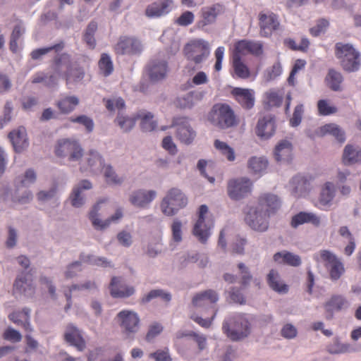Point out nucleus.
Segmentation results:
<instances>
[{
    "mask_svg": "<svg viewBox=\"0 0 361 361\" xmlns=\"http://www.w3.org/2000/svg\"><path fill=\"white\" fill-rule=\"evenodd\" d=\"M103 173L106 183L109 185H121L125 180V177L119 176L110 164L104 167Z\"/></svg>",
    "mask_w": 361,
    "mask_h": 361,
    "instance_id": "864d4df0",
    "label": "nucleus"
},
{
    "mask_svg": "<svg viewBox=\"0 0 361 361\" xmlns=\"http://www.w3.org/2000/svg\"><path fill=\"white\" fill-rule=\"evenodd\" d=\"M79 102L80 100L78 97L65 95L58 100L56 105L61 113L69 114L75 109Z\"/></svg>",
    "mask_w": 361,
    "mask_h": 361,
    "instance_id": "09e8293b",
    "label": "nucleus"
},
{
    "mask_svg": "<svg viewBox=\"0 0 361 361\" xmlns=\"http://www.w3.org/2000/svg\"><path fill=\"white\" fill-rule=\"evenodd\" d=\"M63 47L61 44H55L48 47H42L34 49L30 53L31 58L34 60L41 59L44 56L49 53L52 50H61Z\"/></svg>",
    "mask_w": 361,
    "mask_h": 361,
    "instance_id": "69168bd1",
    "label": "nucleus"
},
{
    "mask_svg": "<svg viewBox=\"0 0 361 361\" xmlns=\"http://www.w3.org/2000/svg\"><path fill=\"white\" fill-rule=\"evenodd\" d=\"M63 337L66 343L74 346L79 351H82L86 347L81 331L71 324L66 326Z\"/></svg>",
    "mask_w": 361,
    "mask_h": 361,
    "instance_id": "393cba45",
    "label": "nucleus"
},
{
    "mask_svg": "<svg viewBox=\"0 0 361 361\" xmlns=\"http://www.w3.org/2000/svg\"><path fill=\"white\" fill-rule=\"evenodd\" d=\"M37 180V173L32 169H28L23 176H19L15 178V188L29 187L34 184Z\"/></svg>",
    "mask_w": 361,
    "mask_h": 361,
    "instance_id": "5fc2aeb1",
    "label": "nucleus"
},
{
    "mask_svg": "<svg viewBox=\"0 0 361 361\" xmlns=\"http://www.w3.org/2000/svg\"><path fill=\"white\" fill-rule=\"evenodd\" d=\"M32 192L30 190L19 191V188H16L13 195H11V202L13 204H25L32 201Z\"/></svg>",
    "mask_w": 361,
    "mask_h": 361,
    "instance_id": "bf43d9fd",
    "label": "nucleus"
},
{
    "mask_svg": "<svg viewBox=\"0 0 361 361\" xmlns=\"http://www.w3.org/2000/svg\"><path fill=\"white\" fill-rule=\"evenodd\" d=\"M274 260L279 264H286L295 267L300 266L302 263L299 255L288 251H282L275 253L274 255Z\"/></svg>",
    "mask_w": 361,
    "mask_h": 361,
    "instance_id": "37998d69",
    "label": "nucleus"
},
{
    "mask_svg": "<svg viewBox=\"0 0 361 361\" xmlns=\"http://www.w3.org/2000/svg\"><path fill=\"white\" fill-rule=\"evenodd\" d=\"M233 67L237 77L243 79L250 77L249 68L238 54H233Z\"/></svg>",
    "mask_w": 361,
    "mask_h": 361,
    "instance_id": "4d7b16f0",
    "label": "nucleus"
},
{
    "mask_svg": "<svg viewBox=\"0 0 361 361\" xmlns=\"http://www.w3.org/2000/svg\"><path fill=\"white\" fill-rule=\"evenodd\" d=\"M259 20L262 37H269L274 31L279 28V22L276 16L273 13H259Z\"/></svg>",
    "mask_w": 361,
    "mask_h": 361,
    "instance_id": "b1692460",
    "label": "nucleus"
},
{
    "mask_svg": "<svg viewBox=\"0 0 361 361\" xmlns=\"http://www.w3.org/2000/svg\"><path fill=\"white\" fill-rule=\"evenodd\" d=\"M335 55L343 70L347 73L357 72L361 67V54L353 44L338 42L335 45Z\"/></svg>",
    "mask_w": 361,
    "mask_h": 361,
    "instance_id": "7ed1b4c3",
    "label": "nucleus"
},
{
    "mask_svg": "<svg viewBox=\"0 0 361 361\" xmlns=\"http://www.w3.org/2000/svg\"><path fill=\"white\" fill-rule=\"evenodd\" d=\"M137 120H140V127L143 131L151 132L157 128L154 115L145 110H140L136 114Z\"/></svg>",
    "mask_w": 361,
    "mask_h": 361,
    "instance_id": "a18cd8bd",
    "label": "nucleus"
},
{
    "mask_svg": "<svg viewBox=\"0 0 361 361\" xmlns=\"http://www.w3.org/2000/svg\"><path fill=\"white\" fill-rule=\"evenodd\" d=\"M54 73L49 78L47 84L53 86L57 83L58 78L64 75L67 85L78 83L82 80L85 72L82 68L71 62V56L63 54L55 61Z\"/></svg>",
    "mask_w": 361,
    "mask_h": 361,
    "instance_id": "f257e3e1",
    "label": "nucleus"
},
{
    "mask_svg": "<svg viewBox=\"0 0 361 361\" xmlns=\"http://www.w3.org/2000/svg\"><path fill=\"white\" fill-rule=\"evenodd\" d=\"M116 319L123 332L128 336L134 335L140 329V317L133 310H121L117 314Z\"/></svg>",
    "mask_w": 361,
    "mask_h": 361,
    "instance_id": "ddd939ff",
    "label": "nucleus"
},
{
    "mask_svg": "<svg viewBox=\"0 0 361 361\" xmlns=\"http://www.w3.org/2000/svg\"><path fill=\"white\" fill-rule=\"evenodd\" d=\"M172 125L176 128V137L182 143L190 145L193 142L196 132L191 127L188 118H176Z\"/></svg>",
    "mask_w": 361,
    "mask_h": 361,
    "instance_id": "dca6fc26",
    "label": "nucleus"
},
{
    "mask_svg": "<svg viewBox=\"0 0 361 361\" xmlns=\"http://www.w3.org/2000/svg\"><path fill=\"white\" fill-rule=\"evenodd\" d=\"M25 25L21 20H16L12 32L10 37L9 48L13 53H16L18 50V40L25 33Z\"/></svg>",
    "mask_w": 361,
    "mask_h": 361,
    "instance_id": "a19ab883",
    "label": "nucleus"
},
{
    "mask_svg": "<svg viewBox=\"0 0 361 361\" xmlns=\"http://www.w3.org/2000/svg\"><path fill=\"white\" fill-rule=\"evenodd\" d=\"M57 193V186L54 185L49 190H40L37 193V199L42 203L47 202L55 198Z\"/></svg>",
    "mask_w": 361,
    "mask_h": 361,
    "instance_id": "338daca9",
    "label": "nucleus"
},
{
    "mask_svg": "<svg viewBox=\"0 0 361 361\" xmlns=\"http://www.w3.org/2000/svg\"><path fill=\"white\" fill-rule=\"evenodd\" d=\"M343 161L345 165L361 164V148L353 145H347L343 149Z\"/></svg>",
    "mask_w": 361,
    "mask_h": 361,
    "instance_id": "ea45409f",
    "label": "nucleus"
},
{
    "mask_svg": "<svg viewBox=\"0 0 361 361\" xmlns=\"http://www.w3.org/2000/svg\"><path fill=\"white\" fill-rule=\"evenodd\" d=\"M336 190L334 183L327 181L324 183L320 189L318 197L314 205L322 211H329L334 205Z\"/></svg>",
    "mask_w": 361,
    "mask_h": 361,
    "instance_id": "4468645a",
    "label": "nucleus"
},
{
    "mask_svg": "<svg viewBox=\"0 0 361 361\" xmlns=\"http://www.w3.org/2000/svg\"><path fill=\"white\" fill-rule=\"evenodd\" d=\"M125 102L121 97H113L106 102V107L111 111H118V115L115 119V123L125 132L130 131L135 125L137 120L136 114L134 116H130L126 114L124 111Z\"/></svg>",
    "mask_w": 361,
    "mask_h": 361,
    "instance_id": "0eeeda50",
    "label": "nucleus"
},
{
    "mask_svg": "<svg viewBox=\"0 0 361 361\" xmlns=\"http://www.w3.org/2000/svg\"><path fill=\"white\" fill-rule=\"evenodd\" d=\"M104 201L101 200L95 204L89 214V218L92 222V226L95 229L100 231L104 230L109 226L107 219L106 220H102L99 214L101 204Z\"/></svg>",
    "mask_w": 361,
    "mask_h": 361,
    "instance_id": "79ce46f5",
    "label": "nucleus"
},
{
    "mask_svg": "<svg viewBox=\"0 0 361 361\" xmlns=\"http://www.w3.org/2000/svg\"><path fill=\"white\" fill-rule=\"evenodd\" d=\"M121 279L119 277H112L109 286L110 293L114 298H128L135 293L133 286H127L121 283Z\"/></svg>",
    "mask_w": 361,
    "mask_h": 361,
    "instance_id": "c756f323",
    "label": "nucleus"
},
{
    "mask_svg": "<svg viewBox=\"0 0 361 361\" xmlns=\"http://www.w3.org/2000/svg\"><path fill=\"white\" fill-rule=\"evenodd\" d=\"M171 0H160L149 4L145 11L149 18H159L170 12L172 8Z\"/></svg>",
    "mask_w": 361,
    "mask_h": 361,
    "instance_id": "473e14b6",
    "label": "nucleus"
},
{
    "mask_svg": "<svg viewBox=\"0 0 361 361\" xmlns=\"http://www.w3.org/2000/svg\"><path fill=\"white\" fill-rule=\"evenodd\" d=\"M101 74L106 77L111 75L114 71V66L110 56L102 54L98 63Z\"/></svg>",
    "mask_w": 361,
    "mask_h": 361,
    "instance_id": "e2e57ef3",
    "label": "nucleus"
},
{
    "mask_svg": "<svg viewBox=\"0 0 361 361\" xmlns=\"http://www.w3.org/2000/svg\"><path fill=\"white\" fill-rule=\"evenodd\" d=\"M97 289V286L94 281H87L80 284H74L69 287L68 291L64 292V295L67 300V305L65 307L66 310L70 308L71 305L72 292L73 290H95Z\"/></svg>",
    "mask_w": 361,
    "mask_h": 361,
    "instance_id": "49530a36",
    "label": "nucleus"
},
{
    "mask_svg": "<svg viewBox=\"0 0 361 361\" xmlns=\"http://www.w3.org/2000/svg\"><path fill=\"white\" fill-rule=\"evenodd\" d=\"M267 283L269 287L279 293H286L288 287L281 280L279 272L275 269H271L267 275Z\"/></svg>",
    "mask_w": 361,
    "mask_h": 361,
    "instance_id": "c03bdc74",
    "label": "nucleus"
},
{
    "mask_svg": "<svg viewBox=\"0 0 361 361\" xmlns=\"http://www.w3.org/2000/svg\"><path fill=\"white\" fill-rule=\"evenodd\" d=\"M219 299L216 291L209 289L195 295L192 303L197 308H214Z\"/></svg>",
    "mask_w": 361,
    "mask_h": 361,
    "instance_id": "4be33fe9",
    "label": "nucleus"
},
{
    "mask_svg": "<svg viewBox=\"0 0 361 361\" xmlns=\"http://www.w3.org/2000/svg\"><path fill=\"white\" fill-rule=\"evenodd\" d=\"M293 145L289 140H283L274 149V157L279 162H289L292 158Z\"/></svg>",
    "mask_w": 361,
    "mask_h": 361,
    "instance_id": "58836bf2",
    "label": "nucleus"
},
{
    "mask_svg": "<svg viewBox=\"0 0 361 361\" xmlns=\"http://www.w3.org/2000/svg\"><path fill=\"white\" fill-rule=\"evenodd\" d=\"M283 73V68L280 61H276L271 66L267 68L262 73V81L269 83L277 80Z\"/></svg>",
    "mask_w": 361,
    "mask_h": 361,
    "instance_id": "3c124183",
    "label": "nucleus"
},
{
    "mask_svg": "<svg viewBox=\"0 0 361 361\" xmlns=\"http://www.w3.org/2000/svg\"><path fill=\"white\" fill-rule=\"evenodd\" d=\"M56 157L67 159L70 161H77L83 155V149L78 140L73 138L59 139L55 145Z\"/></svg>",
    "mask_w": 361,
    "mask_h": 361,
    "instance_id": "1a4fd4ad",
    "label": "nucleus"
},
{
    "mask_svg": "<svg viewBox=\"0 0 361 361\" xmlns=\"http://www.w3.org/2000/svg\"><path fill=\"white\" fill-rule=\"evenodd\" d=\"M171 232V240L179 244L183 239V224L178 218L174 219L170 226Z\"/></svg>",
    "mask_w": 361,
    "mask_h": 361,
    "instance_id": "13d9d810",
    "label": "nucleus"
},
{
    "mask_svg": "<svg viewBox=\"0 0 361 361\" xmlns=\"http://www.w3.org/2000/svg\"><path fill=\"white\" fill-rule=\"evenodd\" d=\"M343 81V76L341 72L335 69H329L325 78L326 85L333 91L338 92L342 90L341 84Z\"/></svg>",
    "mask_w": 361,
    "mask_h": 361,
    "instance_id": "de8ad7c7",
    "label": "nucleus"
},
{
    "mask_svg": "<svg viewBox=\"0 0 361 361\" xmlns=\"http://www.w3.org/2000/svg\"><path fill=\"white\" fill-rule=\"evenodd\" d=\"M141 51L140 42L133 37H121L115 46V51L121 55H135L140 54Z\"/></svg>",
    "mask_w": 361,
    "mask_h": 361,
    "instance_id": "5701e85b",
    "label": "nucleus"
},
{
    "mask_svg": "<svg viewBox=\"0 0 361 361\" xmlns=\"http://www.w3.org/2000/svg\"><path fill=\"white\" fill-rule=\"evenodd\" d=\"M205 92L204 91L195 90L178 97L176 99V105L182 109H191L199 104L204 98Z\"/></svg>",
    "mask_w": 361,
    "mask_h": 361,
    "instance_id": "f704fd0d",
    "label": "nucleus"
},
{
    "mask_svg": "<svg viewBox=\"0 0 361 361\" xmlns=\"http://www.w3.org/2000/svg\"><path fill=\"white\" fill-rule=\"evenodd\" d=\"M350 305V301L343 295H332L324 304L326 312L334 313L335 312L345 311Z\"/></svg>",
    "mask_w": 361,
    "mask_h": 361,
    "instance_id": "c9c22d12",
    "label": "nucleus"
},
{
    "mask_svg": "<svg viewBox=\"0 0 361 361\" xmlns=\"http://www.w3.org/2000/svg\"><path fill=\"white\" fill-rule=\"evenodd\" d=\"M208 121L220 129H227L238 125L234 111L226 104H215L208 114Z\"/></svg>",
    "mask_w": 361,
    "mask_h": 361,
    "instance_id": "20e7f679",
    "label": "nucleus"
},
{
    "mask_svg": "<svg viewBox=\"0 0 361 361\" xmlns=\"http://www.w3.org/2000/svg\"><path fill=\"white\" fill-rule=\"evenodd\" d=\"M222 331L233 341L243 340L251 334V318L245 313L230 314L223 322Z\"/></svg>",
    "mask_w": 361,
    "mask_h": 361,
    "instance_id": "f03ea898",
    "label": "nucleus"
},
{
    "mask_svg": "<svg viewBox=\"0 0 361 361\" xmlns=\"http://www.w3.org/2000/svg\"><path fill=\"white\" fill-rule=\"evenodd\" d=\"M326 350L331 355L358 353L361 351V344L352 345L335 339L326 346Z\"/></svg>",
    "mask_w": 361,
    "mask_h": 361,
    "instance_id": "2f4dec72",
    "label": "nucleus"
},
{
    "mask_svg": "<svg viewBox=\"0 0 361 361\" xmlns=\"http://www.w3.org/2000/svg\"><path fill=\"white\" fill-rule=\"evenodd\" d=\"M154 190L138 189L133 191L129 196V202L135 207L147 209L157 197Z\"/></svg>",
    "mask_w": 361,
    "mask_h": 361,
    "instance_id": "412c9836",
    "label": "nucleus"
},
{
    "mask_svg": "<svg viewBox=\"0 0 361 361\" xmlns=\"http://www.w3.org/2000/svg\"><path fill=\"white\" fill-rule=\"evenodd\" d=\"M318 111L320 115L329 116L337 112V108L330 106L326 99H321L317 103Z\"/></svg>",
    "mask_w": 361,
    "mask_h": 361,
    "instance_id": "774afa93",
    "label": "nucleus"
},
{
    "mask_svg": "<svg viewBox=\"0 0 361 361\" xmlns=\"http://www.w3.org/2000/svg\"><path fill=\"white\" fill-rule=\"evenodd\" d=\"M264 97L269 106H279L283 102V96L279 91L271 89L264 93Z\"/></svg>",
    "mask_w": 361,
    "mask_h": 361,
    "instance_id": "0e129e2a",
    "label": "nucleus"
},
{
    "mask_svg": "<svg viewBox=\"0 0 361 361\" xmlns=\"http://www.w3.org/2000/svg\"><path fill=\"white\" fill-rule=\"evenodd\" d=\"M224 10V6L220 4L202 7L200 13L201 18L196 23L197 27L204 29L207 25L214 23L216 18L222 14Z\"/></svg>",
    "mask_w": 361,
    "mask_h": 361,
    "instance_id": "a211bd4d",
    "label": "nucleus"
},
{
    "mask_svg": "<svg viewBox=\"0 0 361 361\" xmlns=\"http://www.w3.org/2000/svg\"><path fill=\"white\" fill-rule=\"evenodd\" d=\"M184 51L187 59L199 66L206 61L210 54L209 42L202 39H197L188 43Z\"/></svg>",
    "mask_w": 361,
    "mask_h": 361,
    "instance_id": "9d476101",
    "label": "nucleus"
},
{
    "mask_svg": "<svg viewBox=\"0 0 361 361\" xmlns=\"http://www.w3.org/2000/svg\"><path fill=\"white\" fill-rule=\"evenodd\" d=\"M8 137L15 152L17 153H21L29 146L26 130L23 127H20L11 131L8 134Z\"/></svg>",
    "mask_w": 361,
    "mask_h": 361,
    "instance_id": "cd10ccee",
    "label": "nucleus"
},
{
    "mask_svg": "<svg viewBox=\"0 0 361 361\" xmlns=\"http://www.w3.org/2000/svg\"><path fill=\"white\" fill-rule=\"evenodd\" d=\"M92 188V183L86 179L81 180L75 184L71 190L68 200L75 208H81L83 207L87 200L85 191Z\"/></svg>",
    "mask_w": 361,
    "mask_h": 361,
    "instance_id": "f3484780",
    "label": "nucleus"
},
{
    "mask_svg": "<svg viewBox=\"0 0 361 361\" xmlns=\"http://www.w3.org/2000/svg\"><path fill=\"white\" fill-rule=\"evenodd\" d=\"M286 188L293 197L300 199L310 195L312 185L310 179L302 174H297L289 180Z\"/></svg>",
    "mask_w": 361,
    "mask_h": 361,
    "instance_id": "f8f14e48",
    "label": "nucleus"
},
{
    "mask_svg": "<svg viewBox=\"0 0 361 361\" xmlns=\"http://www.w3.org/2000/svg\"><path fill=\"white\" fill-rule=\"evenodd\" d=\"M305 224H310L315 227H319L322 224L321 217L314 212H300L293 216L290 221V226L294 228Z\"/></svg>",
    "mask_w": 361,
    "mask_h": 361,
    "instance_id": "c85d7f7f",
    "label": "nucleus"
},
{
    "mask_svg": "<svg viewBox=\"0 0 361 361\" xmlns=\"http://www.w3.org/2000/svg\"><path fill=\"white\" fill-rule=\"evenodd\" d=\"M252 182L247 178H239L230 180L228 183V194L235 200H238L251 192Z\"/></svg>",
    "mask_w": 361,
    "mask_h": 361,
    "instance_id": "2eb2a0df",
    "label": "nucleus"
},
{
    "mask_svg": "<svg viewBox=\"0 0 361 361\" xmlns=\"http://www.w3.org/2000/svg\"><path fill=\"white\" fill-rule=\"evenodd\" d=\"M157 298H161L165 302H169L171 300V295L169 292L165 291L162 289H154L142 298V302L147 303L152 300Z\"/></svg>",
    "mask_w": 361,
    "mask_h": 361,
    "instance_id": "680f3d73",
    "label": "nucleus"
},
{
    "mask_svg": "<svg viewBox=\"0 0 361 361\" xmlns=\"http://www.w3.org/2000/svg\"><path fill=\"white\" fill-rule=\"evenodd\" d=\"M148 74L149 79L153 82L164 80L169 72L167 60L161 56L152 59L148 63Z\"/></svg>",
    "mask_w": 361,
    "mask_h": 361,
    "instance_id": "aec40b11",
    "label": "nucleus"
},
{
    "mask_svg": "<svg viewBox=\"0 0 361 361\" xmlns=\"http://www.w3.org/2000/svg\"><path fill=\"white\" fill-rule=\"evenodd\" d=\"M276 118L268 114L260 117L257 123L255 133L262 140L270 139L276 132Z\"/></svg>",
    "mask_w": 361,
    "mask_h": 361,
    "instance_id": "6ab92c4d",
    "label": "nucleus"
},
{
    "mask_svg": "<svg viewBox=\"0 0 361 361\" xmlns=\"http://www.w3.org/2000/svg\"><path fill=\"white\" fill-rule=\"evenodd\" d=\"M317 263H322L328 270L331 280L337 281L345 271L344 266L339 258L328 250H321L312 256Z\"/></svg>",
    "mask_w": 361,
    "mask_h": 361,
    "instance_id": "423d86ee",
    "label": "nucleus"
},
{
    "mask_svg": "<svg viewBox=\"0 0 361 361\" xmlns=\"http://www.w3.org/2000/svg\"><path fill=\"white\" fill-rule=\"evenodd\" d=\"M257 207L263 208L264 212L271 215L274 214L281 207L279 197L271 193H264L259 197Z\"/></svg>",
    "mask_w": 361,
    "mask_h": 361,
    "instance_id": "7c9ffc66",
    "label": "nucleus"
},
{
    "mask_svg": "<svg viewBox=\"0 0 361 361\" xmlns=\"http://www.w3.org/2000/svg\"><path fill=\"white\" fill-rule=\"evenodd\" d=\"M30 312L28 307H24L22 312L15 311L8 314V318L14 324L22 326L26 331L31 333L32 328L30 324Z\"/></svg>",
    "mask_w": 361,
    "mask_h": 361,
    "instance_id": "4c0bfd02",
    "label": "nucleus"
},
{
    "mask_svg": "<svg viewBox=\"0 0 361 361\" xmlns=\"http://www.w3.org/2000/svg\"><path fill=\"white\" fill-rule=\"evenodd\" d=\"M214 147L225 157L228 161H233L235 159V154L233 148L230 147L226 142L216 140L214 142Z\"/></svg>",
    "mask_w": 361,
    "mask_h": 361,
    "instance_id": "052dcab7",
    "label": "nucleus"
},
{
    "mask_svg": "<svg viewBox=\"0 0 361 361\" xmlns=\"http://www.w3.org/2000/svg\"><path fill=\"white\" fill-rule=\"evenodd\" d=\"M97 23L96 21L92 20L88 23L84 31L82 40L90 49H94L96 47L97 42L94 37V35L97 30Z\"/></svg>",
    "mask_w": 361,
    "mask_h": 361,
    "instance_id": "603ef678",
    "label": "nucleus"
},
{
    "mask_svg": "<svg viewBox=\"0 0 361 361\" xmlns=\"http://www.w3.org/2000/svg\"><path fill=\"white\" fill-rule=\"evenodd\" d=\"M315 134L319 137H324L327 135H331L340 142H344L345 141L344 130L340 126L334 123L321 126L315 131Z\"/></svg>",
    "mask_w": 361,
    "mask_h": 361,
    "instance_id": "72a5a7b5",
    "label": "nucleus"
},
{
    "mask_svg": "<svg viewBox=\"0 0 361 361\" xmlns=\"http://www.w3.org/2000/svg\"><path fill=\"white\" fill-rule=\"evenodd\" d=\"M188 204L185 194L178 188L169 189L160 203V209L163 214L173 216Z\"/></svg>",
    "mask_w": 361,
    "mask_h": 361,
    "instance_id": "39448f33",
    "label": "nucleus"
},
{
    "mask_svg": "<svg viewBox=\"0 0 361 361\" xmlns=\"http://www.w3.org/2000/svg\"><path fill=\"white\" fill-rule=\"evenodd\" d=\"M268 161L262 157H252L247 161V167L251 173L262 176L266 171Z\"/></svg>",
    "mask_w": 361,
    "mask_h": 361,
    "instance_id": "8fccbe9b",
    "label": "nucleus"
},
{
    "mask_svg": "<svg viewBox=\"0 0 361 361\" xmlns=\"http://www.w3.org/2000/svg\"><path fill=\"white\" fill-rule=\"evenodd\" d=\"M14 291L24 294L27 297H32L34 294V287L32 279L27 274L22 273L18 276L14 283Z\"/></svg>",
    "mask_w": 361,
    "mask_h": 361,
    "instance_id": "e433bc0d",
    "label": "nucleus"
},
{
    "mask_svg": "<svg viewBox=\"0 0 361 361\" xmlns=\"http://www.w3.org/2000/svg\"><path fill=\"white\" fill-rule=\"evenodd\" d=\"M85 160L87 166L82 165L80 168L81 171L89 170L91 173L96 174L100 173L106 166L102 156L95 150H90L87 154Z\"/></svg>",
    "mask_w": 361,
    "mask_h": 361,
    "instance_id": "a878e982",
    "label": "nucleus"
},
{
    "mask_svg": "<svg viewBox=\"0 0 361 361\" xmlns=\"http://www.w3.org/2000/svg\"><path fill=\"white\" fill-rule=\"evenodd\" d=\"M81 262L88 263L92 265L99 266L102 267H112L111 262L109 261L106 258L103 257H97L93 255L81 254L80 256Z\"/></svg>",
    "mask_w": 361,
    "mask_h": 361,
    "instance_id": "6e6d98bb",
    "label": "nucleus"
},
{
    "mask_svg": "<svg viewBox=\"0 0 361 361\" xmlns=\"http://www.w3.org/2000/svg\"><path fill=\"white\" fill-rule=\"evenodd\" d=\"M270 215L257 205L247 206L245 209V221L252 230L263 233L269 226Z\"/></svg>",
    "mask_w": 361,
    "mask_h": 361,
    "instance_id": "6e6552de",
    "label": "nucleus"
},
{
    "mask_svg": "<svg viewBox=\"0 0 361 361\" xmlns=\"http://www.w3.org/2000/svg\"><path fill=\"white\" fill-rule=\"evenodd\" d=\"M207 212L208 207L207 205L202 204L200 207L198 219L192 229V235L202 244L207 243L212 235V230L214 226L212 221L205 217Z\"/></svg>",
    "mask_w": 361,
    "mask_h": 361,
    "instance_id": "9b49d317",
    "label": "nucleus"
},
{
    "mask_svg": "<svg viewBox=\"0 0 361 361\" xmlns=\"http://www.w3.org/2000/svg\"><path fill=\"white\" fill-rule=\"evenodd\" d=\"M231 94L240 106L245 109H251L255 102V92L251 89L235 87Z\"/></svg>",
    "mask_w": 361,
    "mask_h": 361,
    "instance_id": "bb28decb",
    "label": "nucleus"
}]
</instances>
